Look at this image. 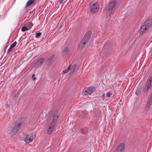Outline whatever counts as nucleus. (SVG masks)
<instances>
[{
    "label": "nucleus",
    "instance_id": "f257e3e1",
    "mask_svg": "<svg viewBox=\"0 0 152 152\" xmlns=\"http://www.w3.org/2000/svg\"><path fill=\"white\" fill-rule=\"evenodd\" d=\"M91 34V32L90 31H88L86 33L79 45V49L81 50L85 46L90 38Z\"/></svg>",
    "mask_w": 152,
    "mask_h": 152
},
{
    "label": "nucleus",
    "instance_id": "f03ea898",
    "mask_svg": "<svg viewBox=\"0 0 152 152\" xmlns=\"http://www.w3.org/2000/svg\"><path fill=\"white\" fill-rule=\"evenodd\" d=\"M117 4V2L115 1H113L110 2L105 8L107 13L111 15L113 13V11L115 9Z\"/></svg>",
    "mask_w": 152,
    "mask_h": 152
},
{
    "label": "nucleus",
    "instance_id": "7ed1b4c3",
    "mask_svg": "<svg viewBox=\"0 0 152 152\" xmlns=\"http://www.w3.org/2000/svg\"><path fill=\"white\" fill-rule=\"evenodd\" d=\"M58 115L54 116L53 120L50 124L48 129L47 132L48 134H50L52 132L54 127V126L56 124L57 119L58 118Z\"/></svg>",
    "mask_w": 152,
    "mask_h": 152
},
{
    "label": "nucleus",
    "instance_id": "20e7f679",
    "mask_svg": "<svg viewBox=\"0 0 152 152\" xmlns=\"http://www.w3.org/2000/svg\"><path fill=\"white\" fill-rule=\"evenodd\" d=\"M95 90L96 88L94 87H88L83 90L82 92V94L84 96L90 95L93 93Z\"/></svg>",
    "mask_w": 152,
    "mask_h": 152
},
{
    "label": "nucleus",
    "instance_id": "39448f33",
    "mask_svg": "<svg viewBox=\"0 0 152 152\" xmlns=\"http://www.w3.org/2000/svg\"><path fill=\"white\" fill-rule=\"evenodd\" d=\"M152 86V76L149 78L148 80L145 84V87L143 89L142 92L144 93H147L149 90Z\"/></svg>",
    "mask_w": 152,
    "mask_h": 152
},
{
    "label": "nucleus",
    "instance_id": "423d86ee",
    "mask_svg": "<svg viewBox=\"0 0 152 152\" xmlns=\"http://www.w3.org/2000/svg\"><path fill=\"white\" fill-rule=\"evenodd\" d=\"M90 8L92 12L94 13L97 12L99 8L98 3L96 2H93L90 6Z\"/></svg>",
    "mask_w": 152,
    "mask_h": 152
},
{
    "label": "nucleus",
    "instance_id": "0eeeda50",
    "mask_svg": "<svg viewBox=\"0 0 152 152\" xmlns=\"http://www.w3.org/2000/svg\"><path fill=\"white\" fill-rule=\"evenodd\" d=\"M21 122L18 123L15 126L11 131V134L12 135H14L16 134L18 131V130L21 127Z\"/></svg>",
    "mask_w": 152,
    "mask_h": 152
},
{
    "label": "nucleus",
    "instance_id": "6e6552de",
    "mask_svg": "<svg viewBox=\"0 0 152 152\" xmlns=\"http://www.w3.org/2000/svg\"><path fill=\"white\" fill-rule=\"evenodd\" d=\"M33 140V135L32 133H30L26 137L25 141L27 143L31 142Z\"/></svg>",
    "mask_w": 152,
    "mask_h": 152
},
{
    "label": "nucleus",
    "instance_id": "1a4fd4ad",
    "mask_svg": "<svg viewBox=\"0 0 152 152\" xmlns=\"http://www.w3.org/2000/svg\"><path fill=\"white\" fill-rule=\"evenodd\" d=\"M125 144L124 143H121L117 147L115 152H123L125 148Z\"/></svg>",
    "mask_w": 152,
    "mask_h": 152
},
{
    "label": "nucleus",
    "instance_id": "9d476101",
    "mask_svg": "<svg viewBox=\"0 0 152 152\" xmlns=\"http://www.w3.org/2000/svg\"><path fill=\"white\" fill-rule=\"evenodd\" d=\"M148 28L147 27V26H146L145 25H143L140 28L139 32L140 34L142 35L145 33Z\"/></svg>",
    "mask_w": 152,
    "mask_h": 152
},
{
    "label": "nucleus",
    "instance_id": "9b49d317",
    "mask_svg": "<svg viewBox=\"0 0 152 152\" xmlns=\"http://www.w3.org/2000/svg\"><path fill=\"white\" fill-rule=\"evenodd\" d=\"M152 104V94L150 96L146 104V107L147 108H150Z\"/></svg>",
    "mask_w": 152,
    "mask_h": 152
},
{
    "label": "nucleus",
    "instance_id": "f8f14e48",
    "mask_svg": "<svg viewBox=\"0 0 152 152\" xmlns=\"http://www.w3.org/2000/svg\"><path fill=\"white\" fill-rule=\"evenodd\" d=\"M44 60V58H40L35 64V66L37 68L38 67L41 65L42 64Z\"/></svg>",
    "mask_w": 152,
    "mask_h": 152
},
{
    "label": "nucleus",
    "instance_id": "ddd939ff",
    "mask_svg": "<svg viewBox=\"0 0 152 152\" xmlns=\"http://www.w3.org/2000/svg\"><path fill=\"white\" fill-rule=\"evenodd\" d=\"M152 24V20H147L145 24V25L148 28Z\"/></svg>",
    "mask_w": 152,
    "mask_h": 152
},
{
    "label": "nucleus",
    "instance_id": "4468645a",
    "mask_svg": "<svg viewBox=\"0 0 152 152\" xmlns=\"http://www.w3.org/2000/svg\"><path fill=\"white\" fill-rule=\"evenodd\" d=\"M62 54L64 56H65L68 54L69 51V48L66 47L62 49Z\"/></svg>",
    "mask_w": 152,
    "mask_h": 152
},
{
    "label": "nucleus",
    "instance_id": "2eb2a0df",
    "mask_svg": "<svg viewBox=\"0 0 152 152\" xmlns=\"http://www.w3.org/2000/svg\"><path fill=\"white\" fill-rule=\"evenodd\" d=\"M35 1V0H28L26 4V7H27L32 4H34Z\"/></svg>",
    "mask_w": 152,
    "mask_h": 152
},
{
    "label": "nucleus",
    "instance_id": "dca6fc26",
    "mask_svg": "<svg viewBox=\"0 0 152 152\" xmlns=\"http://www.w3.org/2000/svg\"><path fill=\"white\" fill-rule=\"evenodd\" d=\"M24 25L27 27L28 29L29 30L31 29L33 26V24L31 22H28L26 23Z\"/></svg>",
    "mask_w": 152,
    "mask_h": 152
},
{
    "label": "nucleus",
    "instance_id": "f3484780",
    "mask_svg": "<svg viewBox=\"0 0 152 152\" xmlns=\"http://www.w3.org/2000/svg\"><path fill=\"white\" fill-rule=\"evenodd\" d=\"M71 65H70L68 68L64 70H63L61 73V74L62 75H64L66 73H67L71 69Z\"/></svg>",
    "mask_w": 152,
    "mask_h": 152
},
{
    "label": "nucleus",
    "instance_id": "a211bd4d",
    "mask_svg": "<svg viewBox=\"0 0 152 152\" xmlns=\"http://www.w3.org/2000/svg\"><path fill=\"white\" fill-rule=\"evenodd\" d=\"M76 69V65L75 64L73 66L70 72V74H71L75 72Z\"/></svg>",
    "mask_w": 152,
    "mask_h": 152
},
{
    "label": "nucleus",
    "instance_id": "6ab92c4d",
    "mask_svg": "<svg viewBox=\"0 0 152 152\" xmlns=\"http://www.w3.org/2000/svg\"><path fill=\"white\" fill-rule=\"evenodd\" d=\"M55 57V55H53L51 56L50 57L49 59L48 60V61L49 63L51 62V61L53 60L54 58Z\"/></svg>",
    "mask_w": 152,
    "mask_h": 152
},
{
    "label": "nucleus",
    "instance_id": "aec40b11",
    "mask_svg": "<svg viewBox=\"0 0 152 152\" xmlns=\"http://www.w3.org/2000/svg\"><path fill=\"white\" fill-rule=\"evenodd\" d=\"M21 30L22 31L24 32L26 31L29 30V29H28V28L27 27L25 26H23L21 28Z\"/></svg>",
    "mask_w": 152,
    "mask_h": 152
},
{
    "label": "nucleus",
    "instance_id": "412c9836",
    "mask_svg": "<svg viewBox=\"0 0 152 152\" xmlns=\"http://www.w3.org/2000/svg\"><path fill=\"white\" fill-rule=\"evenodd\" d=\"M42 35V33L41 32L36 33V37L39 38Z\"/></svg>",
    "mask_w": 152,
    "mask_h": 152
},
{
    "label": "nucleus",
    "instance_id": "4be33fe9",
    "mask_svg": "<svg viewBox=\"0 0 152 152\" xmlns=\"http://www.w3.org/2000/svg\"><path fill=\"white\" fill-rule=\"evenodd\" d=\"M112 94L111 91H110L107 93L106 96L108 97H110Z\"/></svg>",
    "mask_w": 152,
    "mask_h": 152
},
{
    "label": "nucleus",
    "instance_id": "5701e85b",
    "mask_svg": "<svg viewBox=\"0 0 152 152\" xmlns=\"http://www.w3.org/2000/svg\"><path fill=\"white\" fill-rule=\"evenodd\" d=\"M17 42H16L15 41L12 44H11L10 45L11 47L12 48H13L16 45Z\"/></svg>",
    "mask_w": 152,
    "mask_h": 152
},
{
    "label": "nucleus",
    "instance_id": "b1692460",
    "mask_svg": "<svg viewBox=\"0 0 152 152\" xmlns=\"http://www.w3.org/2000/svg\"><path fill=\"white\" fill-rule=\"evenodd\" d=\"M81 133L84 134H87V132L84 130L82 129L81 130Z\"/></svg>",
    "mask_w": 152,
    "mask_h": 152
},
{
    "label": "nucleus",
    "instance_id": "393cba45",
    "mask_svg": "<svg viewBox=\"0 0 152 152\" xmlns=\"http://www.w3.org/2000/svg\"><path fill=\"white\" fill-rule=\"evenodd\" d=\"M67 0H59V2L60 4H61L62 3H65L66 2Z\"/></svg>",
    "mask_w": 152,
    "mask_h": 152
},
{
    "label": "nucleus",
    "instance_id": "a878e982",
    "mask_svg": "<svg viewBox=\"0 0 152 152\" xmlns=\"http://www.w3.org/2000/svg\"><path fill=\"white\" fill-rule=\"evenodd\" d=\"M12 48L10 46V47L9 48V49H8V51H7V53H9V52H10V51H11V50H12V48Z\"/></svg>",
    "mask_w": 152,
    "mask_h": 152
},
{
    "label": "nucleus",
    "instance_id": "bb28decb",
    "mask_svg": "<svg viewBox=\"0 0 152 152\" xmlns=\"http://www.w3.org/2000/svg\"><path fill=\"white\" fill-rule=\"evenodd\" d=\"M34 76H35V75L34 74H33L32 75V77H33V80H35L36 78V77H34Z\"/></svg>",
    "mask_w": 152,
    "mask_h": 152
},
{
    "label": "nucleus",
    "instance_id": "cd10ccee",
    "mask_svg": "<svg viewBox=\"0 0 152 152\" xmlns=\"http://www.w3.org/2000/svg\"><path fill=\"white\" fill-rule=\"evenodd\" d=\"M140 92V90H137L136 91V93L137 94V93H139Z\"/></svg>",
    "mask_w": 152,
    "mask_h": 152
},
{
    "label": "nucleus",
    "instance_id": "c85d7f7f",
    "mask_svg": "<svg viewBox=\"0 0 152 152\" xmlns=\"http://www.w3.org/2000/svg\"><path fill=\"white\" fill-rule=\"evenodd\" d=\"M105 94H103V95L102 96V97L103 99H104V97H105Z\"/></svg>",
    "mask_w": 152,
    "mask_h": 152
},
{
    "label": "nucleus",
    "instance_id": "c756f323",
    "mask_svg": "<svg viewBox=\"0 0 152 152\" xmlns=\"http://www.w3.org/2000/svg\"><path fill=\"white\" fill-rule=\"evenodd\" d=\"M62 26H61L59 28V29H60V28H61L62 27Z\"/></svg>",
    "mask_w": 152,
    "mask_h": 152
}]
</instances>
